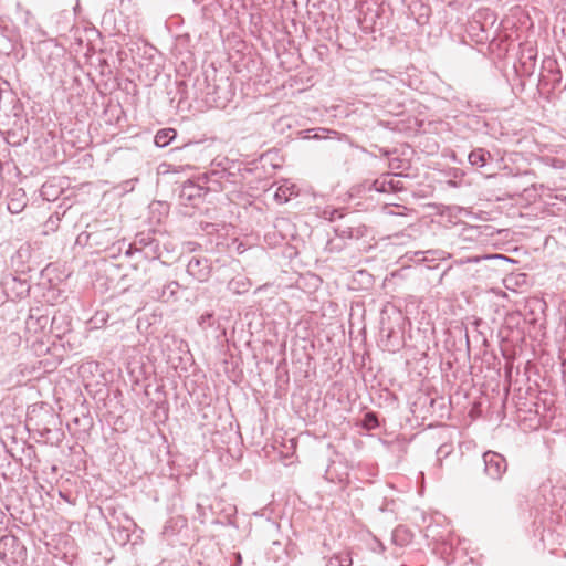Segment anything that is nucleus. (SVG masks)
Returning <instances> with one entry per match:
<instances>
[{"mask_svg":"<svg viewBox=\"0 0 566 566\" xmlns=\"http://www.w3.org/2000/svg\"><path fill=\"white\" fill-rule=\"evenodd\" d=\"M556 198L563 202H566V196H556Z\"/></svg>","mask_w":566,"mask_h":566,"instance_id":"obj_42","label":"nucleus"},{"mask_svg":"<svg viewBox=\"0 0 566 566\" xmlns=\"http://www.w3.org/2000/svg\"><path fill=\"white\" fill-rule=\"evenodd\" d=\"M197 511L201 514V512L203 511V506L201 504H197Z\"/></svg>","mask_w":566,"mask_h":566,"instance_id":"obj_43","label":"nucleus"},{"mask_svg":"<svg viewBox=\"0 0 566 566\" xmlns=\"http://www.w3.org/2000/svg\"><path fill=\"white\" fill-rule=\"evenodd\" d=\"M483 259L485 260H500L504 262H512V260L503 254H491V255H484Z\"/></svg>","mask_w":566,"mask_h":566,"instance_id":"obj_35","label":"nucleus"},{"mask_svg":"<svg viewBox=\"0 0 566 566\" xmlns=\"http://www.w3.org/2000/svg\"><path fill=\"white\" fill-rule=\"evenodd\" d=\"M195 88L196 98H201L208 106L216 108H224L235 95L233 82L228 76L214 75L212 83L208 76L196 78Z\"/></svg>","mask_w":566,"mask_h":566,"instance_id":"obj_2","label":"nucleus"},{"mask_svg":"<svg viewBox=\"0 0 566 566\" xmlns=\"http://www.w3.org/2000/svg\"><path fill=\"white\" fill-rule=\"evenodd\" d=\"M9 29L3 24V21L0 19V50H12V40L9 35Z\"/></svg>","mask_w":566,"mask_h":566,"instance_id":"obj_24","label":"nucleus"},{"mask_svg":"<svg viewBox=\"0 0 566 566\" xmlns=\"http://www.w3.org/2000/svg\"><path fill=\"white\" fill-rule=\"evenodd\" d=\"M360 426L367 431L377 429L380 426L378 415L374 411L366 412L361 419Z\"/></svg>","mask_w":566,"mask_h":566,"instance_id":"obj_23","label":"nucleus"},{"mask_svg":"<svg viewBox=\"0 0 566 566\" xmlns=\"http://www.w3.org/2000/svg\"><path fill=\"white\" fill-rule=\"evenodd\" d=\"M546 164L549 165L551 167L555 168V169H562L564 168L565 166V163L564 160L562 159H558V158H546L545 159Z\"/></svg>","mask_w":566,"mask_h":566,"instance_id":"obj_34","label":"nucleus"},{"mask_svg":"<svg viewBox=\"0 0 566 566\" xmlns=\"http://www.w3.org/2000/svg\"><path fill=\"white\" fill-rule=\"evenodd\" d=\"M186 271L198 282H207L211 274V262L207 258L193 255L189 259Z\"/></svg>","mask_w":566,"mask_h":566,"instance_id":"obj_11","label":"nucleus"},{"mask_svg":"<svg viewBox=\"0 0 566 566\" xmlns=\"http://www.w3.org/2000/svg\"><path fill=\"white\" fill-rule=\"evenodd\" d=\"M136 533H138V534L136 536V539L133 542V544H136L137 539H142V534L144 533L143 528H140L137 524H136V527H132L130 537L133 535H135Z\"/></svg>","mask_w":566,"mask_h":566,"instance_id":"obj_36","label":"nucleus"},{"mask_svg":"<svg viewBox=\"0 0 566 566\" xmlns=\"http://www.w3.org/2000/svg\"><path fill=\"white\" fill-rule=\"evenodd\" d=\"M17 12L19 14V19L24 23L25 27L30 29H34L38 27L34 15L28 9H24L20 2L17 3Z\"/></svg>","mask_w":566,"mask_h":566,"instance_id":"obj_21","label":"nucleus"},{"mask_svg":"<svg viewBox=\"0 0 566 566\" xmlns=\"http://www.w3.org/2000/svg\"><path fill=\"white\" fill-rule=\"evenodd\" d=\"M0 544L3 546H10V547L14 548V547L20 546V541L14 535H6V536L1 537Z\"/></svg>","mask_w":566,"mask_h":566,"instance_id":"obj_31","label":"nucleus"},{"mask_svg":"<svg viewBox=\"0 0 566 566\" xmlns=\"http://www.w3.org/2000/svg\"><path fill=\"white\" fill-rule=\"evenodd\" d=\"M379 18L378 10L365 12L363 18H359V22L363 29L374 28L376 19Z\"/></svg>","mask_w":566,"mask_h":566,"instance_id":"obj_28","label":"nucleus"},{"mask_svg":"<svg viewBox=\"0 0 566 566\" xmlns=\"http://www.w3.org/2000/svg\"><path fill=\"white\" fill-rule=\"evenodd\" d=\"M1 285L4 287V291H7L11 300L27 297L31 289L27 279L12 274L7 275L2 280Z\"/></svg>","mask_w":566,"mask_h":566,"instance_id":"obj_10","label":"nucleus"},{"mask_svg":"<svg viewBox=\"0 0 566 566\" xmlns=\"http://www.w3.org/2000/svg\"><path fill=\"white\" fill-rule=\"evenodd\" d=\"M378 548H380V552L385 551V546L382 545V543L378 542Z\"/></svg>","mask_w":566,"mask_h":566,"instance_id":"obj_45","label":"nucleus"},{"mask_svg":"<svg viewBox=\"0 0 566 566\" xmlns=\"http://www.w3.org/2000/svg\"><path fill=\"white\" fill-rule=\"evenodd\" d=\"M30 258V248L21 247L15 251V253L11 258V263L13 266H18V269L24 263L25 260Z\"/></svg>","mask_w":566,"mask_h":566,"instance_id":"obj_25","label":"nucleus"},{"mask_svg":"<svg viewBox=\"0 0 566 566\" xmlns=\"http://www.w3.org/2000/svg\"><path fill=\"white\" fill-rule=\"evenodd\" d=\"M116 238L115 229L107 227L105 221H94L87 224L86 230L77 237V242H85L91 247L109 250V255L115 256L126 245L125 240L113 242Z\"/></svg>","mask_w":566,"mask_h":566,"instance_id":"obj_3","label":"nucleus"},{"mask_svg":"<svg viewBox=\"0 0 566 566\" xmlns=\"http://www.w3.org/2000/svg\"><path fill=\"white\" fill-rule=\"evenodd\" d=\"M114 531L113 536L116 542H118L120 545H126L128 542L132 541L130 537V531L132 527L126 526L125 524H122L120 517H116V525L115 528H112Z\"/></svg>","mask_w":566,"mask_h":566,"instance_id":"obj_17","label":"nucleus"},{"mask_svg":"<svg viewBox=\"0 0 566 566\" xmlns=\"http://www.w3.org/2000/svg\"><path fill=\"white\" fill-rule=\"evenodd\" d=\"M101 66H107V62H106V60H103V61L101 62Z\"/></svg>","mask_w":566,"mask_h":566,"instance_id":"obj_47","label":"nucleus"},{"mask_svg":"<svg viewBox=\"0 0 566 566\" xmlns=\"http://www.w3.org/2000/svg\"><path fill=\"white\" fill-rule=\"evenodd\" d=\"M400 174H384L368 185V190L381 193L399 192L405 190L403 184L399 180Z\"/></svg>","mask_w":566,"mask_h":566,"instance_id":"obj_9","label":"nucleus"},{"mask_svg":"<svg viewBox=\"0 0 566 566\" xmlns=\"http://www.w3.org/2000/svg\"><path fill=\"white\" fill-rule=\"evenodd\" d=\"M472 338L475 343H480L482 346L488 347V332L490 327L486 322L482 318L474 317L472 321Z\"/></svg>","mask_w":566,"mask_h":566,"instance_id":"obj_14","label":"nucleus"},{"mask_svg":"<svg viewBox=\"0 0 566 566\" xmlns=\"http://www.w3.org/2000/svg\"><path fill=\"white\" fill-rule=\"evenodd\" d=\"M382 154H384L385 156H388V155L390 154V151H389V150H384V151H382Z\"/></svg>","mask_w":566,"mask_h":566,"instance_id":"obj_50","label":"nucleus"},{"mask_svg":"<svg viewBox=\"0 0 566 566\" xmlns=\"http://www.w3.org/2000/svg\"><path fill=\"white\" fill-rule=\"evenodd\" d=\"M336 237L344 240H359L367 235L368 228L356 220L355 212L333 228Z\"/></svg>","mask_w":566,"mask_h":566,"instance_id":"obj_5","label":"nucleus"},{"mask_svg":"<svg viewBox=\"0 0 566 566\" xmlns=\"http://www.w3.org/2000/svg\"><path fill=\"white\" fill-rule=\"evenodd\" d=\"M280 190H281V189H279L277 191H280ZM280 196H282V192H276V193H275V197H276V198H280Z\"/></svg>","mask_w":566,"mask_h":566,"instance_id":"obj_49","label":"nucleus"},{"mask_svg":"<svg viewBox=\"0 0 566 566\" xmlns=\"http://www.w3.org/2000/svg\"><path fill=\"white\" fill-rule=\"evenodd\" d=\"M536 60V53L532 48H530L526 52L522 53L521 63L524 66L525 71H531L534 67Z\"/></svg>","mask_w":566,"mask_h":566,"instance_id":"obj_27","label":"nucleus"},{"mask_svg":"<svg viewBox=\"0 0 566 566\" xmlns=\"http://www.w3.org/2000/svg\"><path fill=\"white\" fill-rule=\"evenodd\" d=\"M323 216L326 220L331 221V222H336V221H344L347 217L352 216V212L350 213H344L342 209H336V208H325L324 211H323Z\"/></svg>","mask_w":566,"mask_h":566,"instance_id":"obj_22","label":"nucleus"},{"mask_svg":"<svg viewBox=\"0 0 566 566\" xmlns=\"http://www.w3.org/2000/svg\"><path fill=\"white\" fill-rule=\"evenodd\" d=\"M44 431H45V433H49L51 430L45 428Z\"/></svg>","mask_w":566,"mask_h":566,"instance_id":"obj_52","label":"nucleus"},{"mask_svg":"<svg viewBox=\"0 0 566 566\" xmlns=\"http://www.w3.org/2000/svg\"><path fill=\"white\" fill-rule=\"evenodd\" d=\"M290 227H291V222L286 218H277L274 222V228L277 229L279 231L290 228Z\"/></svg>","mask_w":566,"mask_h":566,"instance_id":"obj_33","label":"nucleus"},{"mask_svg":"<svg viewBox=\"0 0 566 566\" xmlns=\"http://www.w3.org/2000/svg\"><path fill=\"white\" fill-rule=\"evenodd\" d=\"M468 159L473 167L482 168L492 159V156L484 148H476L469 154Z\"/></svg>","mask_w":566,"mask_h":566,"instance_id":"obj_16","label":"nucleus"},{"mask_svg":"<svg viewBox=\"0 0 566 566\" xmlns=\"http://www.w3.org/2000/svg\"><path fill=\"white\" fill-rule=\"evenodd\" d=\"M10 457L15 459V455L12 452H10Z\"/></svg>","mask_w":566,"mask_h":566,"instance_id":"obj_53","label":"nucleus"},{"mask_svg":"<svg viewBox=\"0 0 566 566\" xmlns=\"http://www.w3.org/2000/svg\"><path fill=\"white\" fill-rule=\"evenodd\" d=\"M0 516H2V512L0 511Z\"/></svg>","mask_w":566,"mask_h":566,"instance_id":"obj_54","label":"nucleus"},{"mask_svg":"<svg viewBox=\"0 0 566 566\" xmlns=\"http://www.w3.org/2000/svg\"><path fill=\"white\" fill-rule=\"evenodd\" d=\"M251 282L249 279L244 277V276H238V277H233L229 283H228V290L230 292H232L233 294H244L247 292H249L250 287H251Z\"/></svg>","mask_w":566,"mask_h":566,"instance_id":"obj_19","label":"nucleus"},{"mask_svg":"<svg viewBox=\"0 0 566 566\" xmlns=\"http://www.w3.org/2000/svg\"><path fill=\"white\" fill-rule=\"evenodd\" d=\"M84 420H86V421H87V424H88V428H90V427L92 426V421H91V419L85 417V418H84Z\"/></svg>","mask_w":566,"mask_h":566,"instance_id":"obj_46","label":"nucleus"},{"mask_svg":"<svg viewBox=\"0 0 566 566\" xmlns=\"http://www.w3.org/2000/svg\"><path fill=\"white\" fill-rule=\"evenodd\" d=\"M145 285H148V292L153 293L154 297L161 302H170L177 300V294L180 289V285L177 281H168L165 282L159 286L153 285L151 277L145 283Z\"/></svg>","mask_w":566,"mask_h":566,"instance_id":"obj_12","label":"nucleus"},{"mask_svg":"<svg viewBox=\"0 0 566 566\" xmlns=\"http://www.w3.org/2000/svg\"><path fill=\"white\" fill-rule=\"evenodd\" d=\"M27 195L23 189H13L8 193V210L11 213H19L27 206Z\"/></svg>","mask_w":566,"mask_h":566,"instance_id":"obj_13","label":"nucleus"},{"mask_svg":"<svg viewBox=\"0 0 566 566\" xmlns=\"http://www.w3.org/2000/svg\"><path fill=\"white\" fill-rule=\"evenodd\" d=\"M480 258H469L467 262H479Z\"/></svg>","mask_w":566,"mask_h":566,"instance_id":"obj_41","label":"nucleus"},{"mask_svg":"<svg viewBox=\"0 0 566 566\" xmlns=\"http://www.w3.org/2000/svg\"><path fill=\"white\" fill-rule=\"evenodd\" d=\"M27 451H29V452H34V447L29 444V446L27 447Z\"/></svg>","mask_w":566,"mask_h":566,"instance_id":"obj_44","label":"nucleus"},{"mask_svg":"<svg viewBox=\"0 0 566 566\" xmlns=\"http://www.w3.org/2000/svg\"><path fill=\"white\" fill-rule=\"evenodd\" d=\"M106 512L111 520L107 522L109 528H115L116 525V517H120L122 524H125L129 527H136V522L124 511H118L114 506H107Z\"/></svg>","mask_w":566,"mask_h":566,"instance_id":"obj_15","label":"nucleus"},{"mask_svg":"<svg viewBox=\"0 0 566 566\" xmlns=\"http://www.w3.org/2000/svg\"><path fill=\"white\" fill-rule=\"evenodd\" d=\"M231 172L226 169L211 170L198 177V181L186 180L179 187V201L184 206L197 207L209 191L223 190V182L230 181Z\"/></svg>","mask_w":566,"mask_h":566,"instance_id":"obj_1","label":"nucleus"},{"mask_svg":"<svg viewBox=\"0 0 566 566\" xmlns=\"http://www.w3.org/2000/svg\"><path fill=\"white\" fill-rule=\"evenodd\" d=\"M50 312V307L45 305L31 307L25 319V329L29 333L38 334L43 332L50 323L54 324L55 317L51 318Z\"/></svg>","mask_w":566,"mask_h":566,"instance_id":"obj_6","label":"nucleus"},{"mask_svg":"<svg viewBox=\"0 0 566 566\" xmlns=\"http://www.w3.org/2000/svg\"><path fill=\"white\" fill-rule=\"evenodd\" d=\"M10 296L9 294L7 293V291H4V287H2L0 290V305H6V303H8Z\"/></svg>","mask_w":566,"mask_h":566,"instance_id":"obj_37","label":"nucleus"},{"mask_svg":"<svg viewBox=\"0 0 566 566\" xmlns=\"http://www.w3.org/2000/svg\"><path fill=\"white\" fill-rule=\"evenodd\" d=\"M343 248L344 245L336 242L334 239H329L326 243V250L329 252H339Z\"/></svg>","mask_w":566,"mask_h":566,"instance_id":"obj_32","label":"nucleus"},{"mask_svg":"<svg viewBox=\"0 0 566 566\" xmlns=\"http://www.w3.org/2000/svg\"><path fill=\"white\" fill-rule=\"evenodd\" d=\"M484 473L493 481H501L507 470L506 459L499 452L485 451L482 455Z\"/></svg>","mask_w":566,"mask_h":566,"instance_id":"obj_7","label":"nucleus"},{"mask_svg":"<svg viewBox=\"0 0 566 566\" xmlns=\"http://www.w3.org/2000/svg\"><path fill=\"white\" fill-rule=\"evenodd\" d=\"M352 558L348 553H340L332 556L326 566H350Z\"/></svg>","mask_w":566,"mask_h":566,"instance_id":"obj_26","label":"nucleus"},{"mask_svg":"<svg viewBox=\"0 0 566 566\" xmlns=\"http://www.w3.org/2000/svg\"><path fill=\"white\" fill-rule=\"evenodd\" d=\"M177 136V132L172 128L159 129L155 135V145L164 148L168 146Z\"/></svg>","mask_w":566,"mask_h":566,"instance_id":"obj_20","label":"nucleus"},{"mask_svg":"<svg viewBox=\"0 0 566 566\" xmlns=\"http://www.w3.org/2000/svg\"><path fill=\"white\" fill-rule=\"evenodd\" d=\"M125 255L132 256L139 253L146 260H157L161 255V248L159 240L155 237L154 232H138L134 241L125 245Z\"/></svg>","mask_w":566,"mask_h":566,"instance_id":"obj_4","label":"nucleus"},{"mask_svg":"<svg viewBox=\"0 0 566 566\" xmlns=\"http://www.w3.org/2000/svg\"><path fill=\"white\" fill-rule=\"evenodd\" d=\"M242 563V557L240 554L237 555V564L234 566H240V564Z\"/></svg>","mask_w":566,"mask_h":566,"instance_id":"obj_40","label":"nucleus"},{"mask_svg":"<svg viewBox=\"0 0 566 566\" xmlns=\"http://www.w3.org/2000/svg\"><path fill=\"white\" fill-rule=\"evenodd\" d=\"M280 190H281V189H279L277 191H280ZM280 196H282V192H276V193H275V197H276V198H280Z\"/></svg>","mask_w":566,"mask_h":566,"instance_id":"obj_48","label":"nucleus"},{"mask_svg":"<svg viewBox=\"0 0 566 566\" xmlns=\"http://www.w3.org/2000/svg\"><path fill=\"white\" fill-rule=\"evenodd\" d=\"M562 71L555 60L548 59L543 62V70L539 75L538 86L546 91L559 88L562 83Z\"/></svg>","mask_w":566,"mask_h":566,"instance_id":"obj_8","label":"nucleus"},{"mask_svg":"<svg viewBox=\"0 0 566 566\" xmlns=\"http://www.w3.org/2000/svg\"><path fill=\"white\" fill-rule=\"evenodd\" d=\"M464 337H465L467 348H468V350H470V342H471L470 339H471V336L469 335L468 329H465Z\"/></svg>","mask_w":566,"mask_h":566,"instance_id":"obj_38","label":"nucleus"},{"mask_svg":"<svg viewBox=\"0 0 566 566\" xmlns=\"http://www.w3.org/2000/svg\"><path fill=\"white\" fill-rule=\"evenodd\" d=\"M74 422H75L76 424H78V423H80V418H77V417H76V418H74Z\"/></svg>","mask_w":566,"mask_h":566,"instance_id":"obj_51","label":"nucleus"},{"mask_svg":"<svg viewBox=\"0 0 566 566\" xmlns=\"http://www.w3.org/2000/svg\"><path fill=\"white\" fill-rule=\"evenodd\" d=\"M412 539V533L405 526H397L391 534V541L395 545L403 547Z\"/></svg>","mask_w":566,"mask_h":566,"instance_id":"obj_18","label":"nucleus"},{"mask_svg":"<svg viewBox=\"0 0 566 566\" xmlns=\"http://www.w3.org/2000/svg\"><path fill=\"white\" fill-rule=\"evenodd\" d=\"M397 163H400V159L399 158H395L394 160L390 161V167L391 168H398L399 165H397Z\"/></svg>","mask_w":566,"mask_h":566,"instance_id":"obj_39","label":"nucleus"},{"mask_svg":"<svg viewBox=\"0 0 566 566\" xmlns=\"http://www.w3.org/2000/svg\"><path fill=\"white\" fill-rule=\"evenodd\" d=\"M61 218H60V214L57 212L51 214L49 217V219L46 220L45 222V228H46V231H54L59 228V222H60Z\"/></svg>","mask_w":566,"mask_h":566,"instance_id":"obj_30","label":"nucleus"},{"mask_svg":"<svg viewBox=\"0 0 566 566\" xmlns=\"http://www.w3.org/2000/svg\"><path fill=\"white\" fill-rule=\"evenodd\" d=\"M329 134H333L334 137L333 138H336L338 140L342 139V137H346V135H340L338 132L336 130H329V129H326V128H318L317 133H315V135L313 136V138L315 139H325V138H329Z\"/></svg>","mask_w":566,"mask_h":566,"instance_id":"obj_29","label":"nucleus"}]
</instances>
